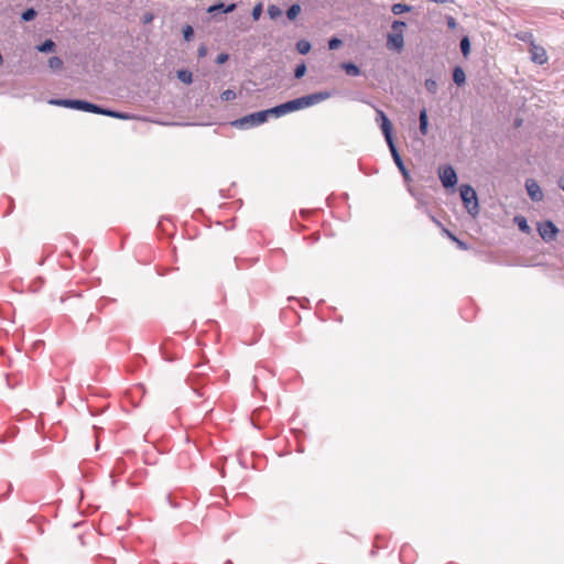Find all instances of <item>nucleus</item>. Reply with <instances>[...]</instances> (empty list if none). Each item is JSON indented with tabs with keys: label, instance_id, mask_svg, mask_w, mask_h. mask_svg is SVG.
<instances>
[{
	"label": "nucleus",
	"instance_id": "473e14b6",
	"mask_svg": "<svg viewBox=\"0 0 564 564\" xmlns=\"http://www.w3.org/2000/svg\"><path fill=\"white\" fill-rule=\"evenodd\" d=\"M227 61H228V55H227L226 53H221V54H219V55L217 56V58H216V62H217L218 64H224V63H225V62H227Z\"/></svg>",
	"mask_w": 564,
	"mask_h": 564
},
{
	"label": "nucleus",
	"instance_id": "dca6fc26",
	"mask_svg": "<svg viewBox=\"0 0 564 564\" xmlns=\"http://www.w3.org/2000/svg\"><path fill=\"white\" fill-rule=\"evenodd\" d=\"M36 50L42 53L53 52L55 50V43L52 40H46L42 44L37 45Z\"/></svg>",
	"mask_w": 564,
	"mask_h": 564
},
{
	"label": "nucleus",
	"instance_id": "c85d7f7f",
	"mask_svg": "<svg viewBox=\"0 0 564 564\" xmlns=\"http://www.w3.org/2000/svg\"><path fill=\"white\" fill-rule=\"evenodd\" d=\"M261 13H262V4H261V3H258V4L253 8V10H252V18H253V20H256V21H257V20L260 18Z\"/></svg>",
	"mask_w": 564,
	"mask_h": 564
},
{
	"label": "nucleus",
	"instance_id": "6e6552de",
	"mask_svg": "<svg viewBox=\"0 0 564 564\" xmlns=\"http://www.w3.org/2000/svg\"><path fill=\"white\" fill-rule=\"evenodd\" d=\"M438 174L444 187H453L457 183L456 172L449 165L441 167Z\"/></svg>",
	"mask_w": 564,
	"mask_h": 564
},
{
	"label": "nucleus",
	"instance_id": "a878e982",
	"mask_svg": "<svg viewBox=\"0 0 564 564\" xmlns=\"http://www.w3.org/2000/svg\"><path fill=\"white\" fill-rule=\"evenodd\" d=\"M425 88H426L430 93L435 94V93H436V90H437V84H436V82H435V80H433V79H426V80H425Z\"/></svg>",
	"mask_w": 564,
	"mask_h": 564
},
{
	"label": "nucleus",
	"instance_id": "2f4dec72",
	"mask_svg": "<svg viewBox=\"0 0 564 564\" xmlns=\"http://www.w3.org/2000/svg\"><path fill=\"white\" fill-rule=\"evenodd\" d=\"M183 33H184V39H185L186 41H189V40L192 39L193 34H194V32H193V28H192L191 25H187V26L184 29Z\"/></svg>",
	"mask_w": 564,
	"mask_h": 564
},
{
	"label": "nucleus",
	"instance_id": "2eb2a0df",
	"mask_svg": "<svg viewBox=\"0 0 564 564\" xmlns=\"http://www.w3.org/2000/svg\"><path fill=\"white\" fill-rule=\"evenodd\" d=\"M390 10L394 14H402L404 12H410L412 10V7L404 4V3H394L391 6Z\"/></svg>",
	"mask_w": 564,
	"mask_h": 564
},
{
	"label": "nucleus",
	"instance_id": "1a4fd4ad",
	"mask_svg": "<svg viewBox=\"0 0 564 564\" xmlns=\"http://www.w3.org/2000/svg\"><path fill=\"white\" fill-rule=\"evenodd\" d=\"M525 188L532 200L539 202L543 198V193L535 181L528 180L525 183Z\"/></svg>",
	"mask_w": 564,
	"mask_h": 564
},
{
	"label": "nucleus",
	"instance_id": "a211bd4d",
	"mask_svg": "<svg viewBox=\"0 0 564 564\" xmlns=\"http://www.w3.org/2000/svg\"><path fill=\"white\" fill-rule=\"evenodd\" d=\"M177 78L184 84H191L193 82L192 73L186 69H180L177 72Z\"/></svg>",
	"mask_w": 564,
	"mask_h": 564
},
{
	"label": "nucleus",
	"instance_id": "f704fd0d",
	"mask_svg": "<svg viewBox=\"0 0 564 564\" xmlns=\"http://www.w3.org/2000/svg\"><path fill=\"white\" fill-rule=\"evenodd\" d=\"M444 232L447 235L448 238L456 242L457 238L451 231L444 229Z\"/></svg>",
	"mask_w": 564,
	"mask_h": 564
},
{
	"label": "nucleus",
	"instance_id": "9d476101",
	"mask_svg": "<svg viewBox=\"0 0 564 564\" xmlns=\"http://www.w3.org/2000/svg\"><path fill=\"white\" fill-rule=\"evenodd\" d=\"M390 153L392 155V159L394 161V163L397 164V166L399 167L400 172L402 173V175L404 176V178L406 180L409 177V172L408 170L405 169L403 162H402V159H401V155L399 154V152L397 151V149L394 148L392 141L390 140Z\"/></svg>",
	"mask_w": 564,
	"mask_h": 564
},
{
	"label": "nucleus",
	"instance_id": "0eeeda50",
	"mask_svg": "<svg viewBox=\"0 0 564 564\" xmlns=\"http://www.w3.org/2000/svg\"><path fill=\"white\" fill-rule=\"evenodd\" d=\"M530 53H531V59L539 64V65H543L545 63H547V54H546V51L543 46L541 45H538L534 41H531L530 42Z\"/></svg>",
	"mask_w": 564,
	"mask_h": 564
},
{
	"label": "nucleus",
	"instance_id": "c756f323",
	"mask_svg": "<svg viewBox=\"0 0 564 564\" xmlns=\"http://www.w3.org/2000/svg\"><path fill=\"white\" fill-rule=\"evenodd\" d=\"M268 12H269V14H270V17L272 19H274V18H276L278 15L281 14L280 9L278 7H275V6L269 7Z\"/></svg>",
	"mask_w": 564,
	"mask_h": 564
},
{
	"label": "nucleus",
	"instance_id": "c9c22d12",
	"mask_svg": "<svg viewBox=\"0 0 564 564\" xmlns=\"http://www.w3.org/2000/svg\"><path fill=\"white\" fill-rule=\"evenodd\" d=\"M456 243L457 246L463 249V250H466L467 249V246L465 242L460 241L459 239L456 240Z\"/></svg>",
	"mask_w": 564,
	"mask_h": 564
},
{
	"label": "nucleus",
	"instance_id": "6ab92c4d",
	"mask_svg": "<svg viewBox=\"0 0 564 564\" xmlns=\"http://www.w3.org/2000/svg\"><path fill=\"white\" fill-rule=\"evenodd\" d=\"M301 13V6L300 4H292L288 11H286V17L290 19V20H294L296 19V17Z\"/></svg>",
	"mask_w": 564,
	"mask_h": 564
},
{
	"label": "nucleus",
	"instance_id": "4c0bfd02",
	"mask_svg": "<svg viewBox=\"0 0 564 564\" xmlns=\"http://www.w3.org/2000/svg\"><path fill=\"white\" fill-rule=\"evenodd\" d=\"M151 19H152L151 17H145V21H147V22H148V21H151Z\"/></svg>",
	"mask_w": 564,
	"mask_h": 564
},
{
	"label": "nucleus",
	"instance_id": "58836bf2",
	"mask_svg": "<svg viewBox=\"0 0 564 564\" xmlns=\"http://www.w3.org/2000/svg\"><path fill=\"white\" fill-rule=\"evenodd\" d=\"M151 19H152L151 17H145V21H147V22H148V21H151Z\"/></svg>",
	"mask_w": 564,
	"mask_h": 564
},
{
	"label": "nucleus",
	"instance_id": "7c9ffc66",
	"mask_svg": "<svg viewBox=\"0 0 564 564\" xmlns=\"http://www.w3.org/2000/svg\"><path fill=\"white\" fill-rule=\"evenodd\" d=\"M90 533H91V531L89 530L87 532H80L77 534L78 543L80 546L86 545L85 536Z\"/></svg>",
	"mask_w": 564,
	"mask_h": 564
},
{
	"label": "nucleus",
	"instance_id": "393cba45",
	"mask_svg": "<svg viewBox=\"0 0 564 564\" xmlns=\"http://www.w3.org/2000/svg\"><path fill=\"white\" fill-rule=\"evenodd\" d=\"M220 97L225 101H230V100H234L236 98V93L234 90H231V89H227V90L221 93Z\"/></svg>",
	"mask_w": 564,
	"mask_h": 564
},
{
	"label": "nucleus",
	"instance_id": "f257e3e1",
	"mask_svg": "<svg viewBox=\"0 0 564 564\" xmlns=\"http://www.w3.org/2000/svg\"><path fill=\"white\" fill-rule=\"evenodd\" d=\"M330 97V94L327 91L323 93H315L312 95L303 96L290 101H286L284 104H281L279 106H275L273 108H270V115L275 117H281L286 113L297 111L307 107H311L315 104H318L323 100H326Z\"/></svg>",
	"mask_w": 564,
	"mask_h": 564
},
{
	"label": "nucleus",
	"instance_id": "423d86ee",
	"mask_svg": "<svg viewBox=\"0 0 564 564\" xmlns=\"http://www.w3.org/2000/svg\"><path fill=\"white\" fill-rule=\"evenodd\" d=\"M538 231L541 238L549 242L555 239L558 229L551 220H546L538 225Z\"/></svg>",
	"mask_w": 564,
	"mask_h": 564
},
{
	"label": "nucleus",
	"instance_id": "412c9836",
	"mask_svg": "<svg viewBox=\"0 0 564 564\" xmlns=\"http://www.w3.org/2000/svg\"><path fill=\"white\" fill-rule=\"evenodd\" d=\"M48 66L54 70H58L63 67V61L57 56H52L48 59Z\"/></svg>",
	"mask_w": 564,
	"mask_h": 564
},
{
	"label": "nucleus",
	"instance_id": "72a5a7b5",
	"mask_svg": "<svg viewBox=\"0 0 564 564\" xmlns=\"http://www.w3.org/2000/svg\"><path fill=\"white\" fill-rule=\"evenodd\" d=\"M207 55V47L205 45H200L198 48V56L205 57Z\"/></svg>",
	"mask_w": 564,
	"mask_h": 564
},
{
	"label": "nucleus",
	"instance_id": "f03ea898",
	"mask_svg": "<svg viewBox=\"0 0 564 564\" xmlns=\"http://www.w3.org/2000/svg\"><path fill=\"white\" fill-rule=\"evenodd\" d=\"M50 104L66 107V108L83 110V111H87V112L104 115V116H108V117H112V118H117V119L127 120L130 118V116L128 113L104 109L95 104H90L85 100L55 99V100H51Z\"/></svg>",
	"mask_w": 564,
	"mask_h": 564
},
{
	"label": "nucleus",
	"instance_id": "20e7f679",
	"mask_svg": "<svg viewBox=\"0 0 564 564\" xmlns=\"http://www.w3.org/2000/svg\"><path fill=\"white\" fill-rule=\"evenodd\" d=\"M269 115H270L269 109L253 112V113L245 116L240 119L235 120L232 122V126L240 128V129H247L250 127L259 126V124L264 123L268 120Z\"/></svg>",
	"mask_w": 564,
	"mask_h": 564
},
{
	"label": "nucleus",
	"instance_id": "f3484780",
	"mask_svg": "<svg viewBox=\"0 0 564 564\" xmlns=\"http://www.w3.org/2000/svg\"><path fill=\"white\" fill-rule=\"evenodd\" d=\"M341 68L349 75V76H357L359 75L360 70L358 66H356L352 63H343Z\"/></svg>",
	"mask_w": 564,
	"mask_h": 564
},
{
	"label": "nucleus",
	"instance_id": "9b49d317",
	"mask_svg": "<svg viewBox=\"0 0 564 564\" xmlns=\"http://www.w3.org/2000/svg\"><path fill=\"white\" fill-rule=\"evenodd\" d=\"M453 80L456 85L462 86L466 82V75L462 67L456 66L453 70Z\"/></svg>",
	"mask_w": 564,
	"mask_h": 564
},
{
	"label": "nucleus",
	"instance_id": "5701e85b",
	"mask_svg": "<svg viewBox=\"0 0 564 564\" xmlns=\"http://www.w3.org/2000/svg\"><path fill=\"white\" fill-rule=\"evenodd\" d=\"M516 221H517V224L519 226V229L521 231L529 232L530 227H529V225H528V223H527L524 217H516Z\"/></svg>",
	"mask_w": 564,
	"mask_h": 564
},
{
	"label": "nucleus",
	"instance_id": "ddd939ff",
	"mask_svg": "<svg viewBox=\"0 0 564 564\" xmlns=\"http://www.w3.org/2000/svg\"><path fill=\"white\" fill-rule=\"evenodd\" d=\"M378 116L380 117L381 119V131H382V134L386 139V141L388 142V117L386 116V113L381 110H378Z\"/></svg>",
	"mask_w": 564,
	"mask_h": 564
},
{
	"label": "nucleus",
	"instance_id": "cd10ccee",
	"mask_svg": "<svg viewBox=\"0 0 564 564\" xmlns=\"http://www.w3.org/2000/svg\"><path fill=\"white\" fill-rule=\"evenodd\" d=\"M341 45V41L337 37H333L328 42L329 50H337Z\"/></svg>",
	"mask_w": 564,
	"mask_h": 564
},
{
	"label": "nucleus",
	"instance_id": "bb28decb",
	"mask_svg": "<svg viewBox=\"0 0 564 564\" xmlns=\"http://www.w3.org/2000/svg\"><path fill=\"white\" fill-rule=\"evenodd\" d=\"M306 72V66L304 63L297 65V67L295 68V72H294V75L296 78H301L302 76H304Z\"/></svg>",
	"mask_w": 564,
	"mask_h": 564
},
{
	"label": "nucleus",
	"instance_id": "4468645a",
	"mask_svg": "<svg viewBox=\"0 0 564 564\" xmlns=\"http://www.w3.org/2000/svg\"><path fill=\"white\" fill-rule=\"evenodd\" d=\"M235 9H236V4L235 3H231V4L227 6V7H225L224 3H219V4H215V6L209 7L208 12L212 13V12H215L217 10H223L224 12L229 13V12H232Z\"/></svg>",
	"mask_w": 564,
	"mask_h": 564
},
{
	"label": "nucleus",
	"instance_id": "39448f33",
	"mask_svg": "<svg viewBox=\"0 0 564 564\" xmlns=\"http://www.w3.org/2000/svg\"><path fill=\"white\" fill-rule=\"evenodd\" d=\"M405 23L401 21H394L392 23V33H390V47L400 52L403 48V30Z\"/></svg>",
	"mask_w": 564,
	"mask_h": 564
},
{
	"label": "nucleus",
	"instance_id": "aec40b11",
	"mask_svg": "<svg viewBox=\"0 0 564 564\" xmlns=\"http://www.w3.org/2000/svg\"><path fill=\"white\" fill-rule=\"evenodd\" d=\"M296 48L301 54H307L311 50V43L305 40H301L296 44Z\"/></svg>",
	"mask_w": 564,
	"mask_h": 564
},
{
	"label": "nucleus",
	"instance_id": "4be33fe9",
	"mask_svg": "<svg viewBox=\"0 0 564 564\" xmlns=\"http://www.w3.org/2000/svg\"><path fill=\"white\" fill-rule=\"evenodd\" d=\"M460 50H462V53L465 57L468 56L469 52H470V42L468 40V37H463L462 41H460Z\"/></svg>",
	"mask_w": 564,
	"mask_h": 564
},
{
	"label": "nucleus",
	"instance_id": "e433bc0d",
	"mask_svg": "<svg viewBox=\"0 0 564 564\" xmlns=\"http://www.w3.org/2000/svg\"><path fill=\"white\" fill-rule=\"evenodd\" d=\"M560 186L564 191V177L560 181Z\"/></svg>",
	"mask_w": 564,
	"mask_h": 564
},
{
	"label": "nucleus",
	"instance_id": "f8f14e48",
	"mask_svg": "<svg viewBox=\"0 0 564 564\" xmlns=\"http://www.w3.org/2000/svg\"><path fill=\"white\" fill-rule=\"evenodd\" d=\"M420 131L423 135L427 134V112L426 109H422L420 112Z\"/></svg>",
	"mask_w": 564,
	"mask_h": 564
},
{
	"label": "nucleus",
	"instance_id": "b1692460",
	"mask_svg": "<svg viewBox=\"0 0 564 564\" xmlns=\"http://www.w3.org/2000/svg\"><path fill=\"white\" fill-rule=\"evenodd\" d=\"M36 17V11L34 9H28L22 13L23 21H31Z\"/></svg>",
	"mask_w": 564,
	"mask_h": 564
},
{
	"label": "nucleus",
	"instance_id": "7ed1b4c3",
	"mask_svg": "<svg viewBox=\"0 0 564 564\" xmlns=\"http://www.w3.org/2000/svg\"><path fill=\"white\" fill-rule=\"evenodd\" d=\"M459 191L462 200L468 213L473 217L477 216L479 213V205L475 189L470 185L464 184L460 186Z\"/></svg>",
	"mask_w": 564,
	"mask_h": 564
}]
</instances>
